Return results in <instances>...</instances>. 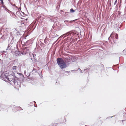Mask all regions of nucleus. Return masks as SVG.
<instances>
[{"instance_id":"f257e3e1","label":"nucleus","mask_w":126,"mask_h":126,"mask_svg":"<svg viewBox=\"0 0 126 126\" xmlns=\"http://www.w3.org/2000/svg\"><path fill=\"white\" fill-rule=\"evenodd\" d=\"M8 81L11 82L10 83L11 84L13 85H15L16 87H20V82L18 83L16 81L17 78L15 76L10 75L8 76Z\"/></svg>"},{"instance_id":"f03ea898","label":"nucleus","mask_w":126,"mask_h":126,"mask_svg":"<svg viewBox=\"0 0 126 126\" xmlns=\"http://www.w3.org/2000/svg\"><path fill=\"white\" fill-rule=\"evenodd\" d=\"M57 62L60 68L62 69L66 67V63L61 58H58L57 59Z\"/></svg>"},{"instance_id":"7ed1b4c3","label":"nucleus","mask_w":126,"mask_h":126,"mask_svg":"<svg viewBox=\"0 0 126 126\" xmlns=\"http://www.w3.org/2000/svg\"><path fill=\"white\" fill-rule=\"evenodd\" d=\"M8 73L7 72H3L1 75L0 77L1 79L5 81H8Z\"/></svg>"},{"instance_id":"20e7f679","label":"nucleus","mask_w":126,"mask_h":126,"mask_svg":"<svg viewBox=\"0 0 126 126\" xmlns=\"http://www.w3.org/2000/svg\"><path fill=\"white\" fill-rule=\"evenodd\" d=\"M72 21H67V20H65L64 21V22L65 23H66L67 22L71 23L72 22Z\"/></svg>"},{"instance_id":"39448f33","label":"nucleus","mask_w":126,"mask_h":126,"mask_svg":"<svg viewBox=\"0 0 126 126\" xmlns=\"http://www.w3.org/2000/svg\"><path fill=\"white\" fill-rule=\"evenodd\" d=\"M16 66H14L13 67L12 69L14 70H16Z\"/></svg>"},{"instance_id":"423d86ee","label":"nucleus","mask_w":126,"mask_h":126,"mask_svg":"<svg viewBox=\"0 0 126 126\" xmlns=\"http://www.w3.org/2000/svg\"><path fill=\"white\" fill-rule=\"evenodd\" d=\"M74 12V11L73 9H71L70 10V12Z\"/></svg>"},{"instance_id":"0eeeda50","label":"nucleus","mask_w":126,"mask_h":126,"mask_svg":"<svg viewBox=\"0 0 126 126\" xmlns=\"http://www.w3.org/2000/svg\"><path fill=\"white\" fill-rule=\"evenodd\" d=\"M0 1H1V2L2 3H3V1L2 0H0Z\"/></svg>"},{"instance_id":"6e6552de","label":"nucleus","mask_w":126,"mask_h":126,"mask_svg":"<svg viewBox=\"0 0 126 126\" xmlns=\"http://www.w3.org/2000/svg\"><path fill=\"white\" fill-rule=\"evenodd\" d=\"M18 108H19V109H18V110H20V109L21 108H20V107H18Z\"/></svg>"},{"instance_id":"1a4fd4ad","label":"nucleus","mask_w":126,"mask_h":126,"mask_svg":"<svg viewBox=\"0 0 126 126\" xmlns=\"http://www.w3.org/2000/svg\"><path fill=\"white\" fill-rule=\"evenodd\" d=\"M81 72L82 73V71H81Z\"/></svg>"}]
</instances>
